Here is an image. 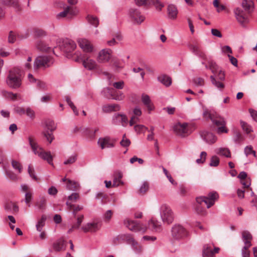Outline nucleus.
Segmentation results:
<instances>
[{
  "label": "nucleus",
  "mask_w": 257,
  "mask_h": 257,
  "mask_svg": "<svg viewBox=\"0 0 257 257\" xmlns=\"http://www.w3.org/2000/svg\"><path fill=\"white\" fill-rule=\"evenodd\" d=\"M28 140L33 153L40 158L46 160L50 165H53V157L50 152L44 151L43 149L38 145L34 136H29Z\"/></svg>",
  "instance_id": "f257e3e1"
},
{
  "label": "nucleus",
  "mask_w": 257,
  "mask_h": 257,
  "mask_svg": "<svg viewBox=\"0 0 257 257\" xmlns=\"http://www.w3.org/2000/svg\"><path fill=\"white\" fill-rule=\"evenodd\" d=\"M21 70L18 68H14L9 71L6 82L11 88L16 89L21 85Z\"/></svg>",
  "instance_id": "f03ea898"
},
{
  "label": "nucleus",
  "mask_w": 257,
  "mask_h": 257,
  "mask_svg": "<svg viewBox=\"0 0 257 257\" xmlns=\"http://www.w3.org/2000/svg\"><path fill=\"white\" fill-rule=\"evenodd\" d=\"M76 58H74V61L77 62H82L83 67L89 71L96 70L98 69L99 66L96 62L86 55H82L80 53H76Z\"/></svg>",
  "instance_id": "7ed1b4c3"
},
{
  "label": "nucleus",
  "mask_w": 257,
  "mask_h": 257,
  "mask_svg": "<svg viewBox=\"0 0 257 257\" xmlns=\"http://www.w3.org/2000/svg\"><path fill=\"white\" fill-rule=\"evenodd\" d=\"M161 219L165 224H170L174 220V214L171 207L167 204H162L159 207Z\"/></svg>",
  "instance_id": "20e7f679"
},
{
  "label": "nucleus",
  "mask_w": 257,
  "mask_h": 257,
  "mask_svg": "<svg viewBox=\"0 0 257 257\" xmlns=\"http://www.w3.org/2000/svg\"><path fill=\"white\" fill-rule=\"evenodd\" d=\"M76 48V45L75 43L69 39L64 40L60 45V49L66 54V57L68 58L72 59L73 60L74 58H76L75 54L78 53L75 52L73 55L71 54Z\"/></svg>",
  "instance_id": "39448f33"
},
{
  "label": "nucleus",
  "mask_w": 257,
  "mask_h": 257,
  "mask_svg": "<svg viewBox=\"0 0 257 257\" xmlns=\"http://www.w3.org/2000/svg\"><path fill=\"white\" fill-rule=\"evenodd\" d=\"M218 198V194L216 192H212L208 194L207 197L200 196L196 197V200L199 205L204 203L206 205L207 208H209L214 204Z\"/></svg>",
  "instance_id": "423d86ee"
},
{
  "label": "nucleus",
  "mask_w": 257,
  "mask_h": 257,
  "mask_svg": "<svg viewBox=\"0 0 257 257\" xmlns=\"http://www.w3.org/2000/svg\"><path fill=\"white\" fill-rule=\"evenodd\" d=\"M208 64H206L204 61L202 62V64L205 65L206 69H209L211 70L212 72L216 74L217 78L220 80H224L225 79L224 72L219 69L216 63L212 59L208 60Z\"/></svg>",
  "instance_id": "0eeeda50"
},
{
  "label": "nucleus",
  "mask_w": 257,
  "mask_h": 257,
  "mask_svg": "<svg viewBox=\"0 0 257 257\" xmlns=\"http://www.w3.org/2000/svg\"><path fill=\"white\" fill-rule=\"evenodd\" d=\"M233 13L236 20L240 25L243 26L249 22L248 15L250 14L244 10L237 7L234 9Z\"/></svg>",
  "instance_id": "6e6552de"
},
{
  "label": "nucleus",
  "mask_w": 257,
  "mask_h": 257,
  "mask_svg": "<svg viewBox=\"0 0 257 257\" xmlns=\"http://www.w3.org/2000/svg\"><path fill=\"white\" fill-rule=\"evenodd\" d=\"M211 121L218 127L217 132L218 134L228 133V130L225 127L226 121L224 118L215 113L214 117L211 118Z\"/></svg>",
  "instance_id": "1a4fd4ad"
},
{
  "label": "nucleus",
  "mask_w": 257,
  "mask_h": 257,
  "mask_svg": "<svg viewBox=\"0 0 257 257\" xmlns=\"http://www.w3.org/2000/svg\"><path fill=\"white\" fill-rule=\"evenodd\" d=\"M123 223L127 228L133 231H142L144 232L147 230L146 226L129 218L125 219L123 220Z\"/></svg>",
  "instance_id": "9d476101"
},
{
  "label": "nucleus",
  "mask_w": 257,
  "mask_h": 257,
  "mask_svg": "<svg viewBox=\"0 0 257 257\" xmlns=\"http://www.w3.org/2000/svg\"><path fill=\"white\" fill-rule=\"evenodd\" d=\"M172 236L175 240H180L188 235L186 229L180 224H175L172 227Z\"/></svg>",
  "instance_id": "9b49d317"
},
{
  "label": "nucleus",
  "mask_w": 257,
  "mask_h": 257,
  "mask_svg": "<svg viewBox=\"0 0 257 257\" xmlns=\"http://www.w3.org/2000/svg\"><path fill=\"white\" fill-rule=\"evenodd\" d=\"M53 62L51 58L47 56H41L38 57L34 63V69L37 70L38 69L41 67H48Z\"/></svg>",
  "instance_id": "f8f14e48"
},
{
  "label": "nucleus",
  "mask_w": 257,
  "mask_h": 257,
  "mask_svg": "<svg viewBox=\"0 0 257 257\" xmlns=\"http://www.w3.org/2000/svg\"><path fill=\"white\" fill-rule=\"evenodd\" d=\"M128 15L131 21L135 24H141L145 19V16L137 9H130Z\"/></svg>",
  "instance_id": "ddd939ff"
},
{
  "label": "nucleus",
  "mask_w": 257,
  "mask_h": 257,
  "mask_svg": "<svg viewBox=\"0 0 257 257\" xmlns=\"http://www.w3.org/2000/svg\"><path fill=\"white\" fill-rule=\"evenodd\" d=\"M175 133L182 137H185L189 134L188 123L186 122H178L173 126Z\"/></svg>",
  "instance_id": "4468645a"
},
{
  "label": "nucleus",
  "mask_w": 257,
  "mask_h": 257,
  "mask_svg": "<svg viewBox=\"0 0 257 257\" xmlns=\"http://www.w3.org/2000/svg\"><path fill=\"white\" fill-rule=\"evenodd\" d=\"M190 51L195 55L203 59V60L208 62V60L211 59V57H208L204 52L200 49L199 45L197 43H193L188 45Z\"/></svg>",
  "instance_id": "2eb2a0df"
},
{
  "label": "nucleus",
  "mask_w": 257,
  "mask_h": 257,
  "mask_svg": "<svg viewBox=\"0 0 257 257\" xmlns=\"http://www.w3.org/2000/svg\"><path fill=\"white\" fill-rule=\"evenodd\" d=\"M111 50L109 49H104L101 50L97 57V61L99 63H105L109 60L111 58Z\"/></svg>",
  "instance_id": "dca6fc26"
},
{
  "label": "nucleus",
  "mask_w": 257,
  "mask_h": 257,
  "mask_svg": "<svg viewBox=\"0 0 257 257\" xmlns=\"http://www.w3.org/2000/svg\"><path fill=\"white\" fill-rule=\"evenodd\" d=\"M101 225V224L100 222L94 221L84 225L81 229L85 232H94L100 228Z\"/></svg>",
  "instance_id": "f3484780"
},
{
  "label": "nucleus",
  "mask_w": 257,
  "mask_h": 257,
  "mask_svg": "<svg viewBox=\"0 0 257 257\" xmlns=\"http://www.w3.org/2000/svg\"><path fill=\"white\" fill-rule=\"evenodd\" d=\"M97 144L101 149L113 148L114 146V141L108 137L99 138Z\"/></svg>",
  "instance_id": "a211bd4d"
},
{
  "label": "nucleus",
  "mask_w": 257,
  "mask_h": 257,
  "mask_svg": "<svg viewBox=\"0 0 257 257\" xmlns=\"http://www.w3.org/2000/svg\"><path fill=\"white\" fill-rule=\"evenodd\" d=\"M77 42L79 47L84 52L90 53L93 51V46L88 40L84 38H79L77 39Z\"/></svg>",
  "instance_id": "6ab92c4d"
},
{
  "label": "nucleus",
  "mask_w": 257,
  "mask_h": 257,
  "mask_svg": "<svg viewBox=\"0 0 257 257\" xmlns=\"http://www.w3.org/2000/svg\"><path fill=\"white\" fill-rule=\"evenodd\" d=\"M112 122L115 124H120L123 126H126L128 123V119L125 114L116 113L113 116Z\"/></svg>",
  "instance_id": "aec40b11"
},
{
  "label": "nucleus",
  "mask_w": 257,
  "mask_h": 257,
  "mask_svg": "<svg viewBox=\"0 0 257 257\" xmlns=\"http://www.w3.org/2000/svg\"><path fill=\"white\" fill-rule=\"evenodd\" d=\"M147 229L155 231V232H160L162 230V225L161 223L157 220L152 218L150 219L148 223V227H147Z\"/></svg>",
  "instance_id": "412c9836"
},
{
  "label": "nucleus",
  "mask_w": 257,
  "mask_h": 257,
  "mask_svg": "<svg viewBox=\"0 0 257 257\" xmlns=\"http://www.w3.org/2000/svg\"><path fill=\"white\" fill-rule=\"evenodd\" d=\"M116 240L118 241V243H121L122 242L125 241L127 243L131 244L135 241V239L131 234H121L118 235L114 239V241L115 243H117Z\"/></svg>",
  "instance_id": "4be33fe9"
},
{
  "label": "nucleus",
  "mask_w": 257,
  "mask_h": 257,
  "mask_svg": "<svg viewBox=\"0 0 257 257\" xmlns=\"http://www.w3.org/2000/svg\"><path fill=\"white\" fill-rule=\"evenodd\" d=\"M178 11L174 5L170 4L167 7V16L169 19L175 20L177 18Z\"/></svg>",
  "instance_id": "5701e85b"
},
{
  "label": "nucleus",
  "mask_w": 257,
  "mask_h": 257,
  "mask_svg": "<svg viewBox=\"0 0 257 257\" xmlns=\"http://www.w3.org/2000/svg\"><path fill=\"white\" fill-rule=\"evenodd\" d=\"M142 101L143 104L147 107L149 113L154 109L155 106L148 95L144 93L142 95Z\"/></svg>",
  "instance_id": "b1692460"
},
{
  "label": "nucleus",
  "mask_w": 257,
  "mask_h": 257,
  "mask_svg": "<svg viewBox=\"0 0 257 257\" xmlns=\"http://www.w3.org/2000/svg\"><path fill=\"white\" fill-rule=\"evenodd\" d=\"M242 8L248 14L252 13L254 10V3L252 0H242L241 4Z\"/></svg>",
  "instance_id": "393cba45"
},
{
  "label": "nucleus",
  "mask_w": 257,
  "mask_h": 257,
  "mask_svg": "<svg viewBox=\"0 0 257 257\" xmlns=\"http://www.w3.org/2000/svg\"><path fill=\"white\" fill-rule=\"evenodd\" d=\"M201 136L204 140L210 144L214 143L217 140L216 137L211 133L204 132L202 133Z\"/></svg>",
  "instance_id": "a878e982"
},
{
  "label": "nucleus",
  "mask_w": 257,
  "mask_h": 257,
  "mask_svg": "<svg viewBox=\"0 0 257 257\" xmlns=\"http://www.w3.org/2000/svg\"><path fill=\"white\" fill-rule=\"evenodd\" d=\"M120 109V107L117 104H107L102 106L103 111L107 113L118 111Z\"/></svg>",
  "instance_id": "bb28decb"
},
{
  "label": "nucleus",
  "mask_w": 257,
  "mask_h": 257,
  "mask_svg": "<svg viewBox=\"0 0 257 257\" xmlns=\"http://www.w3.org/2000/svg\"><path fill=\"white\" fill-rule=\"evenodd\" d=\"M242 240L244 242V245H247L249 244V246H251L252 244L251 243V240L252 239V236L251 233L246 230L243 231L242 232Z\"/></svg>",
  "instance_id": "cd10ccee"
},
{
  "label": "nucleus",
  "mask_w": 257,
  "mask_h": 257,
  "mask_svg": "<svg viewBox=\"0 0 257 257\" xmlns=\"http://www.w3.org/2000/svg\"><path fill=\"white\" fill-rule=\"evenodd\" d=\"M158 80L161 83L168 87L171 85L172 79L170 77L165 74H161L158 77Z\"/></svg>",
  "instance_id": "c85d7f7f"
},
{
  "label": "nucleus",
  "mask_w": 257,
  "mask_h": 257,
  "mask_svg": "<svg viewBox=\"0 0 257 257\" xmlns=\"http://www.w3.org/2000/svg\"><path fill=\"white\" fill-rule=\"evenodd\" d=\"M53 248L55 250L59 251L65 248V241L62 238L58 239L53 243Z\"/></svg>",
  "instance_id": "c756f323"
},
{
  "label": "nucleus",
  "mask_w": 257,
  "mask_h": 257,
  "mask_svg": "<svg viewBox=\"0 0 257 257\" xmlns=\"http://www.w3.org/2000/svg\"><path fill=\"white\" fill-rule=\"evenodd\" d=\"M66 187L69 190L77 191L80 188V185L77 182L68 179L67 180Z\"/></svg>",
  "instance_id": "7c9ffc66"
},
{
  "label": "nucleus",
  "mask_w": 257,
  "mask_h": 257,
  "mask_svg": "<svg viewBox=\"0 0 257 257\" xmlns=\"http://www.w3.org/2000/svg\"><path fill=\"white\" fill-rule=\"evenodd\" d=\"M203 257H212L213 256V251L211 245L205 244L203 246L202 251Z\"/></svg>",
  "instance_id": "2f4dec72"
},
{
  "label": "nucleus",
  "mask_w": 257,
  "mask_h": 257,
  "mask_svg": "<svg viewBox=\"0 0 257 257\" xmlns=\"http://www.w3.org/2000/svg\"><path fill=\"white\" fill-rule=\"evenodd\" d=\"M215 152L218 155L224 156L226 158L231 157V153L228 148H219L215 150Z\"/></svg>",
  "instance_id": "473e14b6"
},
{
  "label": "nucleus",
  "mask_w": 257,
  "mask_h": 257,
  "mask_svg": "<svg viewBox=\"0 0 257 257\" xmlns=\"http://www.w3.org/2000/svg\"><path fill=\"white\" fill-rule=\"evenodd\" d=\"M66 205L69 210L73 209L72 214L74 217H76L78 211L83 209V206L80 205L75 206L68 201L66 202Z\"/></svg>",
  "instance_id": "72a5a7b5"
},
{
  "label": "nucleus",
  "mask_w": 257,
  "mask_h": 257,
  "mask_svg": "<svg viewBox=\"0 0 257 257\" xmlns=\"http://www.w3.org/2000/svg\"><path fill=\"white\" fill-rule=\"evenodd\" d=\"M114 89L109 87L104 88L102 91V94L107 98L113 99Z\"/></svg>",
  "instance_id": "f704fd0d"
},
{
  "label": "nucleus",
  "mask_w": 257,
  "mask_h": 257,
  "mask_svg": "<svg viewBox=\"0 0 257 257\" xmlns=\"http://www.w3.org/2000/svg\"><path fill=\"white\" fill-rule=\"evenodd\" d=\"M88 22L95 27H97L99 24V21L97 17L92 15H88L87 17Z\"/></svg>",
  "instance_id": "c9c22d12"
},
{
  "label": "nucleus",
  "mask_w": 257,
  "mask_h": 257,
  "mask_svg": "<svg viewBox=\"0 0 257 257\" xmlns=\"http://www.w3.org/2000/svg\"><path fill=\"white\" fill-rule=\"evenodd\" d=\"M149 189V184L147 181H144L140 186L139 190V193L141 194H145Z\"/></svg>",
  "instance_id": "e433bc0d"
},
{
  "label": "nucleus",
  "mask_w": 257,
  "mask_h": 257,
  "mask_svg": "<svg viewBox=\"0 0 257 257\" xmlns=\"http://www.w3.org/2000/svg\"><path fill=\"white\" fill-rule=\"evenodd\" d=\"M210 79L212 84L216 88L220 90H222L224 88V85L222 82L217 81L214 76L211 75L210 76Z\"/></svg>",
  "instance_id": "4c0bfd02"
},
{
  "label": "nucleus",
  "mask_w": 257,
  "mask_h": 257,
  "mask_svg": "<svg viewBox=\"0 0 257 257\" xmlns=\"http://www.w3.org/2000/svg\"><path fill=\"white\" fill-rule=\"evenodd\" d=\"M77 159V155L76 154H73L72 155L67 158L64 162V164L65 165H71L74 163Z\"/></svg>",
  "instance_id": "58836bf2"
},
{
  "label": "nucleus",
  "mask_w": 257,
  "mask_h": 257,
  "mask_svg": "<svg viewBox=\"0 0 257 257\" xmlns=\"http://www.w3.org/2000/svg\"><path fill=\"white\" fill-rule=\"evenodd\" d=\"M46 204V199L44 197H41L37 202L36 205L40 210H44L45 208Z\"/></svg>",
  "instance_id": "ea45409f"
},
{
  "label": "nucleus",
  "mask_w": 257,
  "mask_h": 257,
  "mask_svg": "<svg viewBox=\"0 0 257 257\" xmlns=\"http://www.w3.org/2000/svg\"><path fill=\"white\" fill-rule=\"evenodd\" d=\"M215 113L216 112L212 111L206 108H203V115L204 117L207 119L209 118L211 120V118L214 117L215 115Z\"/></svg>",
  "instance_id": "a19ab883"
},
{
  "label": "nucleus",
  "mask_w": 257,
  "mask_h": 257,
  "mask_svg": "<svg viewBox=\"0 0 257 257\" xmlns=\"http://www.w3.org/2000/svg\"><path fill=\"white\" fill-rule=\"evenodd\" d=\"M240 123L241 126L242 128L244 131L246 132V134H249L251 132H252V128L251 126L248 125L247 123L245 122L240 120Z\"/></svg>",
  "instance_id": "79ce46f5"
},
{
  "label": "nucleus",
  "mask_w": 257,
  "mask_h": 257,
  "mask_svg": "<svg viewBox=\"0 0 257 257\" xmlns=\"http://www.w3.org/2000/svg\"><path fill=\"white\" fill-rule=\"evenodd\" d=\"M46 219V217L45 216H42L40 220L38 221L37 224H36L37 230L38 231L41 232L42 230V228L45 225V220Z\"/></svg>",
  "instance_id": "37998d69"
},
{
  "label": "nucleus",
  "mask_w": 257,
  "mask_h": 257,
  "mask_svg": "<svg viewBox=\"0 0 257 257\" xmlns=\"http://www.w3.org/2000/svg\"><path fill=\"white\" fill-rule=\"evenodd\" d=\"M124 94L121 91H117L114 90L113 99L116 100H122L124 98Z\"/></svg>",
  "instance_id": "c03bdc74"
},
{
  "label": "nucleus",
  "mask_w": 257,
  "mask_h": 257,
  "mask_svg": "<svg viewBox=\"0 0 257 257\" xmlns=\"http://www.w3.org/2000/svg\"><path fill=\"white\" fill-rule=\"evenodd\" d=\"M12 165L15 170L18 171L19 173H21L22 172L23 167L22 165L19 162L13 160L12 161Z\"/></svg>",
  "instance_id": "a18cd8bd"
},
{
  "label": "nucleus",
  "mask_w": 257,
  "mask_h": 257,
  "mask_svg": "<svg viewBox=\"0 0 257 257\" xmlns=\"http://www.w3.org/2000/svg\"><path fill=\"white\" fill-rule=\"evenodd\" d=\"M67 9L68 12V19H71L73 16H76L78 12V10L75 8L67 7Z\"/></svg>",
  "instance_id": "49530a36"
},
{
  "label": "nucleus",
  "mask_w": 257,
  "mask_h": 257,
  "mask_svg": "<svg viewBox=\"0 0 257 257\" xmlns=\"http://www.w3.org/2000/svg\"><path fill=\"white\" fill-rule=\"evenodd\" d=\"M76 218L77 222L76 223H74L73 225V228H75V229H78L79 228L80 226L81 225V223L83 221L84 216L82 214L79 215L77 217H75Z\"/></svg>",
  "instance_id": "de8ad7c7"
},
{
  "label": "nucleus",
  "mask_w": 257,
  "mask_h": 257,
  "mask_svg": "<svg viewBox=\"0 0 257 257\" xmlns=\"http://www.w3.org/2000/svg\"><path fill=\"white\" fill-rule=\"evenodd\" d=\"M37 47L38 49H40L42 51L48 52L51 49L49 47L47 46L43 42L40 41L37 43Z\"/></svg>",
  "instance_id": "09e8293b"
},
{
  "label": "nucleus",
  "mask_w": 257,
  "mask_h": 257,
  "mask_svg": "<svg viewBox=\"0 0 257 257\" xmlns=\"http://www.w3.org/2000/svg\"><path fill=\"white\" fill-rule=\"evenodd\" d=\"M112 214L113 212L111 210H107L103 215L104 221L106 222H109L112 217Z\"/></svg>",
  "instance_id": "8fccbe9b"
},
{
  "label": "nucleus",
  "mask_w": 257,
  "mask_h": 257,
  "mask_svg": "<svg viewBox=\"0 0 257 257\" xmlns=\"http://www.w3.org/2000/svg\"><path fill=\"white\" fill-rule=\"evenodd\" d=\"M133 250L135 251V252L136 253H141L142 251V247L141 245L139 244V243L136 241H134L132 244H131Z\"/></svg>",
  "instance_id": "3c124183"
},
{
  "label": "nucleus",
  "mask_w": 257,
  "mask_h": 257,
  "mask_svg": "<svg viewBox=\"0 0 257 257\" xmlns=\"http://www.w3.org/2000/svg\"><path fill=\"white\" fill-rule=\"evenodd\" d=\"M46 125L47 127V128L50 130L51 132H52L54 131L56 128V126L55 125V123L53 120H47L46 121Z\"/></svg>",
  "instance_id": "603ef678"
},
{
  "label": "nucleus",
  "mask_w": 257,
  "mask_h": 257,
  "mask_svg": "<svg viewBox=\"0 0 257 257\" xmlns=\"http://www.w3.org/2000/svg\"><path fill=\"white\" fill-rule=\"evenodd\" d=\"M37 86L40 90L42 91L46 90L48 88V85L45 82L40 80L37 81Z\"/></svg>",
  "instance_id": "864d4df0"
},
{
  "label": "nucleus",
  "mask_w": 257,
  "mask_h": 257,
  "mask_svg": "<svg viewBox=\"0 0 257 257\" xmlns=\"http://www.w3.org/2000/svg\"><path fill=\"white\" fill-rule=\"evenodd\" d=\"M219 164V159L216 156H213L210 159L209 165L211 167H217Z\"/></svg>",
  "instance_id": "5fc2aeb1"
},
{
  "label": "nucleus",
  "mask_w": 257,
  "mask_h": 257,
  "mask_svg": "<svg viewBox=\"0 0 257 257\" xmlns=\"http://www.w3.org/2000/svg\"><path fill=\"white\" fill-rule=\"evenodd\" d=\"M249 244L244 245L241 249L242 257H249L250 252L247 249L250 247Z\"/></svg>",
  "instance_id": "6e6d98bb"
},
{
  "label": "nucleus",
  "mask_w": 257,
  "mask_h": 257,
  "mask_svg": "<svg viewBox=\"0 0 257 257\" xmlns=\"http://www.w3.org/2000/svg\"><path fill=\"white\" fill-rule=\"evenodd\" d=\"M135 131L138 133L140 134L144 132L145 131L148 130V128L145 125L142 124H137L134 126Z\"/></svg>",
  "instance_id": "4d7b16f0"
},
{
  "label": "nucleus",
  "mask_w": 257,
  "mask_h": 257,
  "mask_svg": "<svg viewBox=\"0 0 257 257\" xmlns=\"http://www.w3.org/2000/svg\"><path fill=\"white\" fill-rule=\"evenodd\" d=\"M151 5H153L155 6L157 10L161 11L164 7V5L162 4L159 0H153L152 2H150Z\"/></svg>",
  "instance_id": "13d9d810"
},
{
  "label": "nucleus",
  "mask_w": 257,
  "mask_h": 257,
  "mask_svg": "<svg viewBox=\"0 0 257 257\" xmlns=\"http://www.w3.org/2000/svg\"><path fill=\"white\" fill-rule=\"evenodd\" d=\"M244 152L246 156H248L250 154H252L253 156L255 157V152L253 150L252 147L251 146H246L244 148Z\"/></svg>",
  "instance_id": "bf43d9fd"
},
{
  "label": "nucleus",
  "mask_w": 257,
  "mask_h": 257,
  "mask_svg": "<svg viewBox=\"0 0 257 257\" xmlns=\"http://www.w3.org/2000/svg\"><path fill=\"white\" fill-rule=\"evenodd\" d=\"M207 156V153L205 152H202L200 155V158L196 161L197 164H203L205 162Z\"/></svg>",
  "instance_id": "052dcab7"
},
{
  "label": "nucleus",
  "mask_w": 257,
  "mask_h": 257,
  "mask_svg": "<svg viewBox=\"0 0 257 257\" xmlns=\"http://www.w3.org/2000/svg\"><path fill=\"white\" fill-rule=\"evenodd\" d=\"M120 144L122 147H127L131 144L130 140L126 138L125 135H123L122 140L120 142Z\"/></svg>",
  "instance_id": "680f3d73"
},
{
  "label": "nucleus",
  "mask_w": 257,
  "mask_h": 257,
  "mask_svg": "<svg viewBox=\"0 0 257 257\" xmlns=\"http://www.w3.org/2000/svg\"><path fill=\"white\" fill-rule=\"evenodd\" d=\"M135 3L139 6L151 5L149 0H135Z\"/></svg>",
  "instance_id": "e2e57ef3"
},
{
  "label": "nucleus",
  "mask_w": 257,
  "mask_h": 257,
  "mask_svg": "<svg viewBox=\"0 0 257 257\" xmlns=\"http://www.w3.org/2000/svg\"><path fill=\"white\" fill-rule=\"evenodd\" d=\"M10 6L14 7L17 11H20L21 10L20 5L18 0H12L11 4Z\"/></svg>",
  "instance_id": "0e129e2a"
},
{
  "label": "nucleus",
  "mask_w": 257,
  "mask_h": 257,
  "mask_svg": "<svg viewBox=\"0 0 257 257\" xmlns=\"http://www.w3.org/2000/svg\"><path fill=\"white\" fill-rule=\"evenodd\" d=\"M32 199V193L31 192H27L25 194V201L27 204L30 207V203Z\"/></svg>",
  "instance_id": "69168bd1"
},
{
  "label": "nucleus",
  "mask_w": 257,
  "mask_h": 257,
  "mask_svg": "<svg viewBox=\"0 0 257 257\" xmlns=\"http://www.w3.org/2000/svg\"><path fill=\"white\" fill-rule=\"evenodd\" d=\"M79 198V195L77 193H73L68 197V199L72 202H75Z\"/></svg>",
  "instance_id": "338daca9"
},
{
  "label": "nucleus",
  "mask_w": 257,
  "mask_h": 257,
  "mask_svg": "<svg viewBox=\"0 0 257 257\" xmlns=\"http://www.w3.org/2000/svg\"><path fill=\"white\" fill-rule=\"evenodd\" d=\"M26 108L21 106H17L15 108V111L18 114L23 115L25 114Z\"/></svg>",
  "instance_id": "774afa93"
}]
</instances>
